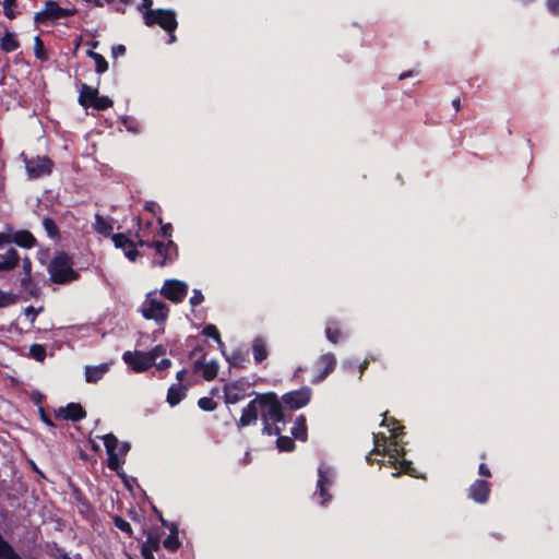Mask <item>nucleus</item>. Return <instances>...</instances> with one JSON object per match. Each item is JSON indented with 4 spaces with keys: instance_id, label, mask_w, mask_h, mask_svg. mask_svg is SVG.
I'll use <instances>...</instances> for the list:
<instances>
[{
    "instance_id": "obj_1",
    "label": "nucleus",
    "mask_w": 559,
    "mask_h": 559,
    "mask_svg": "<svg viewBox=\"0 0 559 559\" xmlns=\"http://www.w3.org/2000/svg\"><path fill=\"white\" fill-rule=\"evenodd\" d=\"M259 416L262 423L273 421L277 424L284 420L283 405L275 392L258 393L242 409L237 421L238 428L255 425Z\"/></svg>"
},
{
    "instance_id": "obj_2",
    "label": "nucleus",
    "mask_w": 559,
    "mask_h": 559,
    "mask_svg": "<svg viewBox=\"0 0 559 559\" xmlns=\"http://www.w3.org/2000/svg\"><path fill=\"white\" fill-rule=\"evenodd\" d=\"M72 257L66 251H59L50 260L47 271L53 284L66 285L80 278V273L73 267Z\"/></svg>"
},
{
    "instance_id": "obj_3",
    "label": "nucleus",
    "mask_w": 559,
    "mask_h": 559,
    "mask_svg": "<svg viewBox=\"0 0 559 559\" xmlns=\"http://www.w3.org/2000/svg\"><path fill=\"white\" fill-rule=\"evenodd\" d=\"M105 444L107 452V466L109 469L116 472L119 476H122V464L124 463V459H120L119 456L124 457L130 451V444L128 442H122L119 445V440L114 433H107L99 437Z\"/></svg>"
},
{
    "instance_id": "obj_4",
    "label": "nucleus",
    "mask_w": 559,
    "mask_h": 559,
    "mask_svg": "<svg viewBox=\"0 0 559 559\" xmlns=\"http://www.w3.org/2000/svg\"><path fill=\"white\" fill-rule=\"evenodd\" d=\"M144 24L148 27L160 26L166 33L175 32L178 27L177 14L173 9H156L143 12Z\"/></svg>"
},
{
    "instance_id": "obj_5",
    "label": "nucleus",
    "mask_w": 559,
    "mask_h": 559,
    "mask_svg": "<svg viewBox=\"0 0 559 559\" xmlns=\"http://www.w3.org/2000/svg\"><path fill=\"white\" fill-rule=\"evenodd\" d=\"M78 10L75 8H61L56 1L48 0L41 11L36 12L34 22L36 24H46L47 22H55L62 17H70L75 15Z\"/></svg>"
},
{
    "instance_id": "obj_6",
    "label": "nucleus",
    "mask_w": 559,
    "mask_h": 559,
    "mask_svg": "<svg viewBox=\"0 0 559 559\" xmlns=\"http://www.w3.org/2000/svg\"><path fill=\"white\" fill-rule=\"evenodd\" d=\"M21 158L25 164V169L29 179H38L40 177L49 176L53 170V162L48 156H35L29 158L25 153H22Z\"/></svg>"
},
{
    "instance_id": "obj_7",
    "label": "nucleus",
    "mask_w": 559,
    "mask_h": 559,
    "mask_svg": "<svg viewBox=\"0 0 559 559\" xmlns=\"http://www.w3.org/2000/svg\"><path fill=\"white\" fill-rule=\"evenodd\" d=\"M252 384L245 378L228 382L224 385V401L226 404H236L246 397L251 396Z\"/></svg>"
},
{
    "instance_id": "obj_8",
    "label": "nucleus",
    "mask_w": 559,
    "mask_h": 559,
    "mask_svg": "<svg viewBox=\"0 0 559 559\" xmlns=\"http://www.w3.org/2000/svg\"><path fill=\"white\" fill-rule=\"evenodd\" d=\"M197 355H200V357L193 364V371H202V377L206 381L214 380L218 372L217 361L211 360L205 362V353L203 352V348L201 346H197L190 352V358H193Z\"/></svg>"
},
{
    "instance_id": "obj_9",
    "label": "nucleus",
    "mask_w": 559,
    "mask_h": 559,
    "mask_svg": "<svg viewBox=\"0 0 559 559\" xmlns=\"http://www.w3.org/2000/svg\"><path fill=\"white\" fill-rule=\"evenodd\" d=\"M141 312L145 319L154 320L156 323L162 324L168 318L169 308L164 301L147 297Z\"/></svg>"
},
{
    "instance_id": "obj_10",
    "label": "nucleus",
    "mask_w": 559,
    "mask_h": 559,
    "mask_svg": "<svg viewBox=\"0 0 559 559\" xmlns=\"http://www.w3.org/2000/svg\"><path fill=\"white\" fill-rule=\"evenodd\" d=\"M312 396V390L309 386H302L298 390H294L285 393L282 396V405L295 411L306 406Z\"/></svg>"
},
{
    "instance_id": "obj_11",
    "label": "nucleus",
    "mask_w": 559,
    "mask_h": 559,
    "mask_svg": "<svg viewBox=\"0 0 559 559\" xmlns=\"http://www.w3.org/2000/svg\"><path fill=\"white\" fill-rule=\"evenodd\" d=\"M160 294L171 302H181L188 294V285L179 280H166L160 288Z\"/></svg>"
},
{
    "instance_id": "obj_12",
    "label": "nucleus",
    "mask_w": 559,
    "mask_h": 559,
    "mask_svg": "<svg viewBox=\"0 0 559 559\" xmlns=\"http://www.w3.org/2000/svg\"><path fill=\"white\" fill-rule=\"evenodd\" d=\"M122 359L135 372H144L155 365L152 360V354L146 352L127 350L123 353Z\"/></svg>"
},
{
    "instance_id": "obj_13",
    "label": "nucleus",
    "mask_w": 559,
    "mask_h": 559,
    "mask_svg": "<svg viewBox=\"0 0 559 559\" xmlns=\"http://www.w3.org/2000/svg\"><path fill=\"white\" fill-rule=\"evenodd\" d=\"M336 367V357L332 353H326L321 355L316 364L314 368L318 370V373L311 380L312 383L318 384L326 379V377L334 371Z\"/></svg>"
},
{
    "instance_id": "obj_14",
    "label": "nucleus",
    "mask_w": 559,
    "mask_h": 559,
    "mask_svg": "<svg viewBox=\"0 0 559 559\" xmlns=\"http://www.w3.org/2000/svg\"><path fill=\"white\" fill-rule=\"evenodd\" d=\"M86 415V411L83 406L80 403L74 402L55 409V417L57 419L70 420L73 423L84 419Z\"/></svg>"
},
{
    "instance_id": "obj_15",
    "label": "nucleus",
    "mask_w": 559,
    "mask_h": 559,
    "mask_svg": "<svg viewBox=\"0 0 559 559\" xmlns=\"http://www.w3.org/2000/svg\"><path fill=\"white\" fill-rule=\"evenodd\" d=\"M490 495V484L484 479H476L468 488L467 496L476 503L484 504Z\"/></svg>"
},
{
    "instance_id": "obj_16",
    "label": "nucleus",
    "mask_w": 559,
    "mask_h": 559,
    "mask_svg": "<svg viewBox=\"0 0 559 559\" xmlns=\"http://www.w3.org/2000/svg\"><path fill=\"white\" fill-rule=\"evenodd\" d=\"M381 452V454L389 456L388 463L392 467H396L399 459L405 455V450L403 447L399 445L397 439H393V441L389 445H384Z\"/></svg>"
},
{
    "instance_id": "obj_17",
    "label": "nucleus",
    "mask_w": 559,
    "mask_h": 559,
    "mask_svg": "<svg viewBox=\"0 0 559 559\" xmlns=\"http://www.w3.org/2000/svg\"><path fill=\"white\" fill-rule=\"evenodd\" d=\"M12 242L24 249H31L37 245V240L34 235L26 229L14 231L12 234Z\"/></svg>"
},
{
    "instance_id": "obj_18",
    "label": "nucleus",
    "mask_w": 559,
    "mask_h": 559,
    "mask_svg": "<svg viewBox=\"0 0 559 559\" xmlns=\"http://www.w3.org/2000/svg\"><path fill=\"white\" fill-rule=\"evenodd\" d=\"M159 549V536L148 533L146 540L141 546V555L143 559H155L154 551H158Z\"/></svg>"
},
{
    "instance_id": "obj_19",
    "label": "nucleus",
    "mask_w": 559,
    "mask_h": 559,
    "mask_svg": "<svg viewBox=\"0 0 559 559\" xmlns=\"http://www.w3.org/2000/svg\"><path fill=\"white\" fill-rule=\"evenodd\" d=\"M97 94H98L97 87H92L91 85H88L86 83H81L80 94H79V99H78L79 104L84 108L92 107V103L95 102Z\"/></svg>"
},
{
    "instance_id": "obj_20",
    "label": "nucleus",
    "mask_w": 559,
    "mask_h": 559,
    "mask_svg": "<svg viewBox=\"0 0 559 559\" xmlns=\"http://www.w3.org/2000/svg\"><path fill=\"white\" fill-rule=\"evenodd\" d=\"M21 257L14 248H9L0 260V272L13 271L20 263Z\"/></svg>"
},
{
    "instance_id": "obj_21",
    "label": "nucleus",
    "mask_w": 559,
    "mask_h": 559,
    "mask_svg": "<svg viewBox=\"0 0 559 559\" xmlns=\"http://www.w3.org/2000/svg\"><path fill=\"white\" fill-rule=\"evenodd\" d=\"M108 370V364H100L98 366H87L85 368V380L88 383H96L107 373Z\"/></svg>"
},
{
    "instance_id": "obj_22",
    "label": "nucleus",
    "mask_w": 559,
    "mask_h": 559,
    "mask_svg": "<svg viewBox=\"0 0 559 559\" xmlns=\"http://www.w3.org/2000/svg\"><path fill=\"white\" fill-rule=\"evenodd\" d=\"M187 395V388L182 384H171L167 391V403L178 405Z\"/></svg>"
},
{
    "instance_id": "obj_23",
    "label": "nucleus",
    "mask_w": 559,
    "mask_h": 559,
    "mask_svg": "<svg viewBox=\"0 0 559 559\" xmlns=\"http://www.w3.org/2000/svg\"><path fill=\"white\" fill-rule=\"evenodd\" d=\"M381 426L388 427L392 439H399L404 435V426H402L394 417H388V412H384Z\"/></svg>"
},
{
    "instance_id": "obj_24",
    "label": "nucleus",
    "mask_w": 559,
    "mask_h": 559,
    "mask_svg": "<svg viewBox=\"0 0 559 559\" xmlns=\"http://www.w3.org/2000/svg\"><path fill=\"white\" fill-rule=\"evenodd\" d=\"M290 433L293 437L300 441H307L308 439V429H307V420L305 415H299L295 423L293 428L290 429Z\"/></svg>"
},
{
    "instance_id": "obj_25",
    "label": "nucleus",
    "mask_w": 559,
    "mask_h": 559,
    "mask_svg": "<svg viewBox=\"0 0 559 559\" xmlns=\"http://www.w3.org/2000/svg\"><path fill=\"white\" fill-rule=\"evenodd\" d=\"M163 546L165 549H167L170 552H175L180 548L181 542L179 540V537H178V524L177 523H171L170 533L163 540Z\"/></svg>"
},
{
    "instance_id": "obj_26",
    "label": "nucleus",
    "mask_w": 559,
    "mask_h": 559,
    "mask_svg": "<svg viewBox=\"0 0 559 559\" xmlns=\"http://www.w3.org/2000/svg\"><path fill=\"white\" fill-rule=\"evenodd\" d=\"M20 48V41L14 33L5 31L4 35L0 38V49L4 52H13Z\"/></svg>"
},
{
    "instance_id": "obj_27",
    "label": "nucleus",
    "mask_w": 559,
    "mask_h": 559,
    "mask_svg": "<svg viewBox=\"0 0 559 559\" xmlns=\"http://www.w3.org/2000/svg\"><path fill=\"white\" fill-rule=\"evenodd\" d=\"M93 226L95 231L103 235L104 237H111L114 235L111 234L114 229L112 224L100 214L95 215V222Z\"/></svg>"
},
{
    "instance_id": "obj_28",
    "label": "nucleus",
    "mask_w": 559,
    "mask_h": 559,
    "mask_svg": "<svg viewBox=\"0 0 559 559\" xmlns=\"http://www.w3.org/2000/svg\"><path fill=\"white\" fill-rule=\"evenodd\" d=\"M325 336L332 344H337L343 340L344 335L338 322L329 321L325 326Z\"/></svg>"
},
{
    "instance_id": "obj_29",
    "label": "nucleus",
    "mask_w": 559,
    "mask_h": 559,
    "mask_svg": "<svg viewBox=\"0 0 559 559\" xmlns=\"http://www.w3.org/2000/svg\"><path fill=\"white\" fill-rule=\"evenodd\" d=\"M394 468L396 469V472L392 474L394 477H397L401 474H405V475H408L412 477H418L417 471L413 466V463L411 461H407L404 456L399 459V462L396 463V467H394Z\"/></svg>"
},
{
    "instance_id": "obj_30",
    "label": "nucleus",
    "mask_w": 559,
    "mask_h": 559,
    "mask_svg": "<svg viewBox=\"0 0 559 559\" xmlns=\"http://www.w3.org/2000/svg\"><path fill=\"white\" fill-rule=\"evenodd\" d=\"M253 358L257 364H261L267 357L265 342L261 337H257L252 343Z\"/></svg>"
},
{
    "instance_id": "obj_31",
    "label": "nucleus",
    "mask_w": 559,
    "mask_h": 559,
    "mask_svg": "<svg viewBox=\"0 0 559 559\" xmlns=\"http://www.w3.org/2000/svg\"><path fill=\"white\" fill-rule=\"evenodd\" d=\"M20 286H21V292L23 294L27 295L28 297L38 298L40 295V289H39L38 285L33 281L32 276L28 277V282L25 284H23V276H22L20 280Z\"/></svg>"
},
{
    "instance_id": "obj_32",
    "label": "nucleus",
    "mask_w": 559,
    "mask_h": 559,
    "mask_svg": "<svg viewBox=\"0 0 559 559\" xmlns=\"http://www.w3.org/2000/svg\"><path fill=\"white\" fill-rule=\"evenodd\" d=\"M151 248H154L156 254L164 258V251H174L175 255H178V247L173 240H168L167 243L154 240L152 241Z\"/></svg>"
},
{
    "instance_id": "obj_33",
    "label": "nucleus",
    "mask_w": 559,
    "mask_h": 559,
    "mask_svg": "<svg viewBox=\"0 0 559 559\" xmlns=\"http://www.w3.org/2000/svg\"><path fill=\"white\" fill-rule=\"evenodd\" d=\"M0 559H23L13 547L0 535Z\"/></svg>"
},
{
    "instance_id": "obj_34",
    "label": "nucleus",
    "mask_w": 559,
    "mask_h": 559,
    "mask_svg": "<svg viewBox=\"0 0 559 559\" xmlns=\"http://www.w3.org/2000/svg\"><path fill=\"white\" fill-rule=\"evenodd\" d=\"M43 227L47 233L48 237L51 239L60 238V230L56 222L51 217H45L43 219Z\"/></svg>"
},
{
    "instance_id": "obj_35",
    "label": "nucleus",
    "mask_w": 559,
    "mask_h": 559,
    "mask_svg": "<svg viewBox=\"0 0 559 559\" xmlns=\"http://www.w3.org/2000/svg\"><path fill=\"white\" fill-rule=\"evenodd\" d=\"M111 240L116 248H120L122 250H126L129 247H134V241L123 233L114 234L111 236Z\"/></svg>"
},
{
    "instance_id": "obj_36",
    "label": "nucleus",
    "mask_w": 559,
    "mask_h": 559,
    "mask_svg": "<svg viewBox=\"0 0 559 559\" xmlns=\"http://www.w3.org/2000/svg\"><path fill=\"white\" fill-rule=\"evenodd\" d=\"M295 440L288 436L280 435L276 439V448L280 452H292L295 450Z\"/></svg>"
},
{
    "instance_id": "obj_37",
    "label": "nucleus",
    "mask_w": 559,
    "mask_h": 559,
    "mask_svg": "<svg viewBox=\"0 0 559 559\" xmlns=\"http://www.w3.org/2000/svg\"><path fill=\"white\" fill-rule=\"evenodd\" d=\"M111 519H112V523H114V525H115L118 530H120L121 532H123L124 534H127L129 537H131V536H132V534H133V530H132V527H131L130 523H129L127 520H124V519H123L122 516H120V515H112V516H111Z\"/></svg>"
},
{
    "instance_id": "obj_38",
    "label": "nucleus",
    "mask_w": 559,
    "mask_h": 559,
    "mask_svg": "<svg viewBox=\"0 0 559 559\" xmlns=\"http://www.w3.org/2000/svg\"><path fill=\"white\" fill-rule=\"evenodd\" d=\"M249 361L248 355L242 353L241 350H236L233 353L229 362L231 366L237 368H245L246 364Z\"/></svg>"
},
{
    "instance_id": "obj_39",
    "label": "nucleus",
    "mask_w": 559,
    "mask_h": 559,
    "mask_svg": "<svg viewBox=\"0 0 559 559\" xmlns=\"http://www.w3.org/2000/svg\"><path fill=\"white\" fill-rule=\"evenodd\" d=\"M29 356L36 361L43 362L46 359V348L41 344H33L29 347Z\"/></svg>"
},
{
    "instance_id": "obj_40",
    "label": "nucleus",
    "mask_w": 559,
    "mask_h": 559,
    "mask_svg": "<svg viewBox=\"0 0 559 559\" xmlns=\"http://www.w3.org/2000/svg\"><path fill=\"white\" fill-rule=\"evenodd\" d=\"M114 105L112 99H110L108 96H99L96 95L95 102L92 103V108L95 110H106L110 108Z\"/></svg>"
},
{
    "instance_id": "obj_41",
    "label": "nucleus",
    "mask_w": 559,
    "mask_h": 559,
    "mask_svg": "<svg viewBox=\"0 0 559 559\" xmlns=\"http://www.w3.org/2000/svg\"><path fill=\"white\" fill-rule=\"evenodd\" d=\"M34 55L37 59L41 61H46L48 59V55L45 49L44 43L39 36H36L34 38Z\"/></svg>"
},
{
    "instance_id": "obj_42",
    "label": "nucleus",
    "mask_w": 559,
    "mask_h": 559,
    "mask_svg": "<svg viewBox=\"0 0 559 559\" xmlns=\"http://www.w3.org/2000/svg\"><path fill=\"white\" fill-rule=\"evenodd\" d=\"M202 334L205 335L206 337L213 338L219 345H223L221 333L214 324H206L202 330Z\"/></svg>"
},
{
    "instance_id": "obj_43",
    "label": "nucleus",
    "mask_w": 559,
    "mask_h": 559,
    "mask_svg": "<svg viewBox=\"0 0 559 559\" xmlns=\"http://www.w3.org/2000/svg\"><path fill=\"white\" fill-rule=\"evenodd\" d=\"M388 438L384 433H373V449L372 452L376 454H381V450L386 445Z\"/></svg>"
},
{
    "instance_id": "obj_44",
    "label": "nucleus",
    "mask_w": 559,
    "mask_h": 559,
    "mask_svg": "<svg viewBox=\"0 0 559 559\" xmlns=\"http://www.w3.org/2000/svg\"><path fill=\"white\" fill-rule=\"evenodd\" d=\"M17 295L0 289V308H5L16 304Z\"/></svg>"
},
{
    "instance_id": "obj_45",
    "label": "nucleus",
    "mask_w": 559,
    "mask_h": 559,
    "mask_svg": "<svg viewBox=\"0 0 559 559\" xmlns=\"http://www.w3.org/2000/svg\"><path fill=\"white\" fill-rule=\"evenodd\" d=\"M198 406L205 412H212L216 409L217 403L210 396H203L199 399Z\"/></svg>"
},
{
    "instance_id": "obj_46",
    "label": "nucleus",
    "mask_w": 559,
    "mask_h": 559,
    "mask_svg": "<svg viewBox=\"0 0 559 559\" xmlns=\"http://www.w3.org/2000/svg\"><path fill=\"white\" fill-rule=\"evenodd\" d=\"M3 14L9 19L13 20L16 17V12L13 8L16 5V0H3Z\"/></svg>"
},
{
    "instance_id": "obj_47",
    "label": "nucleus",
    "mask_w": 559,
    "mask_h": 559,
    "mask_svg": "<svg viewBox=\"0 0 559 559\" xmlns=\"http://www.w3.org/2000/svg\"><path fill=\"white\" fill-rule=\"evenodd\" d=\"M22 260L23 270V284L28 282V277L32 276L33 263L29 257L25 255Z\"/></svg>"
},
{
    "instance_id": "obj_48",
    "label": "nucleus",
    "mask_w": 559,
    "mask_h": 559,
    "mask_svg": "<svg viewBox=\"0 0 559 559\" xmlns=\"http://www.w3.org/2000/svg\"><path fill=\"white\" fill-rule=\"evenodd\" d=\"M262 425L263 435L277 437L281 435V428L277 427L273 421H263Z\"/></svg>"
},
{
    "instance_id": "obj_49",
    "label": "nucleus",
    "mask_w": 559,
    "mask_h": 559,
    "mask_svg": "<svg viewBox=\"0 0 559 559\" xmlns=\"http://www.w3.org/2000/svg\"><path fill=\"white\" fill-rule=\"evenodd\" d=\"M321 485H324V487H331L332 485V480L329 476V469H325L323 467H320L318 469V481H317V486H321Z\"/></svg>"
},
{
    "instance_id": "obj_50",
    "label": "nucleus",
    "mask_w": 559,
    "mask_h": 559,
    "mask_svg": "<svg viewBox=\"0 0 559 559\" xmlns=\"http://www.w3.org/2000/svg\"><path fill=\"white\" fill-rule=\"evenodd\" d=\"M95 71L98 74L105 73L108 70V62L103 55L98 53L95 58Z\"/></svg>"
},
{
    "instance_id": "obj_51",
    "label": "nucleus",
    "mask_w": 559,
    "mask_h": 559,
    "mask_svg": "<svg viewBox=\"0 0 559 559\" xmlns=\"http://www.w3.org/2000/svg\"><path fill=\"white\" fill-rule=\"evenodd\" d=\"M204 300V296L202 294V292L200 289H193L192 292V296L190 297V304L192 307H195L198 305H200L201 302H203Z\"/></svg>"
},
{
    "instance_id": "obj_52",
    "label": "nucleus",
    "mask_w": 559,
    "mask_h": 559,
    "mask_svg": "<svg viewBox=\"0 0 559 559\" xmlns=\"http://www.w3.org/2000/svg\"><path fill=\"white\" fill-rule=\"evenodd\" d=\"M123 251H124V255L127 257V259L131 262H134L138 259V257L140 255V252L136 249L135 242H134V247H129Z\"/></svg>"
},
{
    "instance_id": "obj_53",
    "label": "nucleus",
    "mask_w": 559,
    "mask_h": 559,
    "mask_svg": "<svg viewBox=\"0 0 559 559\" xmlns=\"http://www.w3.org/2000/svg\"><path fill=\"white\" fill-rule=\"evenodd\" d=\"M318 493L321 498V504H325L330 499L331 495L329 493V487H324V485L317 486Z\"/></svg>"
},
{
    "instance_id": "obj_54",
    "label": "nucleus",
    "mask_w": 559,
    "mask_h": 559,
    "mask_svg": "<svg viewBox=\"0 0 559 559\" xmlns=\"http://www.w3.org/2000/svg\"><path fill=\"white\" fill-rule=\"evenodd\" d=\"M157 221H158L159 224H163L162 217H158ZM171 231H173V226H171L170 223H167V224L162 225V227L159 229V235L162 237H170L171 236Z\"/></svg>"
},
{
    "instance_id": "obj_55",
    "label": "nucleus",
    "mask_w": 559,
    "mask_h": 559,
    "mask_svg": "<svg viewBox=\"0 0 559 559\" xmlns=\"http://www.w3.org/2000/svg\"><path fill=\"white\" fill-rule=\"evenodd\" d=\"M9 231H12L11 226H7ZM12 242V234L11 233H0V249L3 248L5 245H9Z\"/></svg>"
},
{
    "instance_id": "obj_56",
    "label": "nucleus",
    "mask_w": 559,
    "mask_h": 559,
    "mask_svg": "<svg viewBox=\"0 0 559 559\" xmlns=\"http://www.w3.org/2000/svg\"><path fill=\"white\" fill-rule=\"evenodd\" d=\"M546 7L552 15H559V0H547Z\"/></svg>"
},
{
    "instance_id": "obj_57",
    "label": "nucleus",
    "mask_w": 559,
    "mask_h": 559,
    "mask_svg": "<svg viewBox=\"0 0 559 559\" xmlns=\"http://www.w3.org/2000/svg\"><path fill=\"white\" fill-rule=\"evenodd\" d=\"M178 255H175L174 251H164V258L158 262L160 266H164L168 263H173Z\"/></svg>"
},
{
    "instance_id": "obj_58",
    "label": "nucleus",
    "mask_w": 559,
    "mask_h": 559,
    "mask_svg": "<svg viewBox=\"0 0 559 559\" xmlns=\"http://www.w3.org/2000/svg\"><path fill=\"white\" fill-rule=\"evenodd\" d=\"M152 354V360L155 364L157 357L164 355L166 353V348L163 345H156L152 350L147 352Z\"/></svg>"
},
{
    "instance_id": "obj_59",
    "label": "nucleus",
    "mask_w": 559,
    "mask_h": 559,
    "mask_svg": "<svg viewBox=\"0 0 559 559\" xmlns=\"http://www.w3.org/2000/svg\"><path fill=\"white\" fill-rule=\"evenodd\" d=\"M39 415H40V419L44 424H46L47 426L49 427H55V424L53 421L51 420V418L49 417V415L45 412L44 408H39Z\"/></svg>"
},
{
    "instance_id": "obj_60",
    "label": "nucleus",
    "mask_w": 559,
    "mask_h": 559,
    "mask_svg": "<svg viewBox=\"0 0 559 559\" xmlns=\"http://www.w3.org/2000/svg\"><path fill=\"white\" fill-rule=\"evenodd\" d=\"M152 5H153V0H141L139 10L142 11V13L147 12V11H154L152 9Z\"/></svg>"
},
{
    "instance_id": "obj_61",
    "label": "nucleus",
    "mask_w": 559,
    "mask_h": 559,
    "mask_svg": "<svg viewBox=\"0 0 559 559\" xmlns=\"http://www.w3.org/2000/svg\"><path fill=\"white\" fill-rule=\"evenodd\" d=\"M156 369L158 370H166L171 366V361L168 358H163L159 362L155 361Z\"/></svg>"
},
{
    "instance_id": "obj_62",
    "label": "nucleus",
    "mask_w": 559,
    "mask_h": 559,
    "mask_svg": "<svg viewBox=\"0 0 559 559\" xmlns=\"http://www.w3.org/2000/svg\"><path fill=\"white\" fill-rule=\"evenodd\" d=\"M144 210L147 211V212H151L153 214H156V210L160 211V207L158 206V204L156 202L148 201V202L145 203Z\"/></svg>"
},
{
    "instance_id": "obj_63",
    "label": "nucleus",
    "mask_w": 559,
    "mask_h": 559,
    "mask_svg": "<svg viewBox=\"0 0 559 559\" xmlns=\"http://www.w3.org/2000/svg\"><path fill=\"white\" fill-rule=\"evenodd\" d=\"M478 474L484 477H491V472L485 463L479 464Z\"/></svg>"
},
{
    "instance_id": "obj_64",
    "label": "nucleus",
    "mask_w": 559,
    "mask_h": 559,
    "mask_svg": "<svg viewBox=\"0 0 559 559\" xmlns=\"http://www.w3.org/2000/svg\"><path fill=\"white\" fill-rule=\"evenodd\" d=\"M135 237L138 238V241L135 242L136 247H148V248H151L152 241L141 239L139 230L135 233Z\"/></svg>"
}]
</instances>
